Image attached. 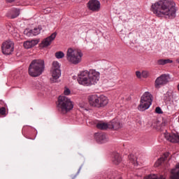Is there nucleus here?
<instances>
[{
    "mask_svg": "<svg viewBox=\"0 0 179 179\" xmlns=\"http://www.w3.org/2000/svg\"><path fill=\"white\" fill-rule=\"evenodd\" d=\"M152 11L158 17H166V19L176 18L177 8L176 3L172 0H160L152 5Z\"/></svg>",
    "mask_w": 179,
    "mask_h": 179,
    "instance_id": "obj_1",
    "label": "nucleus"
},
{
    "mask_svg": "<svg viewBox=\"0 0 179 179\" xmlns=\"http://www.w3.org/2000/svg\"><path fill=\"white\" fill-rule=\"evenodd\" d=\"M77 80L83 86H92L100 80V73L94 69L85 70L80 72Z\"/></svg>",
    "mask_w": 179,
    "mask_h": 179,
    "instance_id": "obj_2",
    "label": "nucleus"
},
{
    "mask_svg": "<svg viewBox=\"0 0 179 179\" xmlns=\"http://www.w3.org/2000/svg\"><path fill=\"white\" fill-rule=\"evenodd\" d=\"M44 60L34 59L29 66L28 73L33 78H37L44 72Z\"/></svg>",
    "mask_w": 179,
    "mask_h": 179,
    "instance_id": "obj_3",
    "label": "nucleus"
},
{
    "mask_svg": "<svg viewBox=\"0 0 179 179\" xmlns=\"http://www.w3.org/2000/svg\"><path fill=\"white\" fill-rule=\"evenodd\" d=\"M57 107L59 113H61V114H66V113L73 108V103L71 102V99L68 97L60 96L58 98Z\"/></svg>",
    "mask_w": 179,
    "mask_h": 179,
    "instance_id": "obj_4",
    "label": "nucleus"
},
{
    "mask_svg": "<svg viewBox=\"0 0 179 179\" xmlns=\"http://www.w3.org/2000/svg\"><path fill=\"white\" fill-rule=\"evenodd\" d=\"M66 59L71 64H73V65H78L82 61V57H83V54L80 50H78L76 49L69 48L66 51Z\"/></svg>",
    "mask_w": 179,
    "mask_h": 179,
    "instance_id": "obj_5",
    "label": "nucleus"
},
{
    "mask_svg": "<svg viewBox=\"0 0 179 179\" xmlns=\"http://www.w3.org/2000/svg\"><path fill=\"white\" fill-rule=\"evenodd\" d=\"M88 101L91 107H96V108L104 107L106 104H108V99H107V96L103 95L100 96H97V95L90 96Z\"/></svg>",
    "mask_w": 179,
    "mask_h": 179,
    "instance_id": "obj_6",
    "label": "nucleus"
},
{
    "mask_svg": "<svg viewBox=\"0 0 179 179\" xmlns=\"http://www.w3.org/2000/svg\"><path fill=\"white\" fill-rule=\"evenodd\" d=\"M152 96L150 92H145L141 98V101L138 106V110H139V111H145V110H148L149 107L152 106Z\"/></svg>",
    "mask_w": 179,
    "mask_h": 179,
    "instance_id": "obj_7",
    "label": "nucleus"
},
{
    "mask_svg": "<svg viewBox=\"0 0 179 179\" xmlns=\"http://www.w3.org/2000/svg\"><path fill=\"white\" fill-rule=\"evenodd\" d=\"M171 80L170 74H162L159 77H157L155 81V89H160L163 86H166L169 82Z\"/></svg>",
    "mask_w": 179,
    "mask_h": 179,
    "instance_id": "obj_8",
    "label": "nucleus"
},
{
    "mask_svg": "<svg viewBox=\"0 0 179 179\" xmlns=\"http://www.w3.org/2000/svg\"><path fill=\"white\" fill-rule=\"evenodd\" d=\"M15 45L12 41H7L2 43L1 51L4 55H10L13 52Z\"/></svg>",
    "mask_w": 179,
    "mask_h": 179,
    "instance_id": "obj_9",
    "label": "nucleus"
},
{
    "mask_svg": "<svg viewBox=\"0 0 179 179\" xmlns=\"http://www.w3.org/2000/svg\"><path fill=\"white\" fill-rule=\"evenodd\" d=\"M52 76L50 79L52 82H57V80L61 76V69H59V63L53 62L52 67Z\"/></svg>",
    "mask_w": 179,
    "mask_h": 179,
    "instance_id": "obj_10",
    "label": "nucleus"
},
{
    "mask_svg": "<svg viewBox=\"0 0 179 179\" xmlns=\"http://www.w3.org/2000/svg\"><path fill=\"white\" fill-rule=\"evenodd\" d=\"M87 6L92 12H99L100 10V1L97 0H91L88 2Z\"/></svg>",
    "mask_w": 179,
    "mask_h": 179,
    "instance_id": "obj_11",
    "label": "nucleus"
},
{
    "mask_svg": "<svg viewBox=\"0 0 179 179\" xmlns=\"http://www.w3.org/2000/svg\"><path fill=\"white\" fill-rule=\"evenodd\" d=\"M94 137L98 143H106L108 142V138L104 133H95Z\"/></svg>",
    "mask_w": 179,
    "mask_h": 179,
    "instance_id": "obj_12",
    "label": "nucleus"
},
{
    "mask_svg": "<svg viewBox=\"0 0 179 179\" xmlns=\"http://www.w3.org/2000/svg\"><path fill=\"white\" fill-rule=\"evenodd\" d=\"M55 37H57V32H54L49 37L45 38L41 43L42 47H48L55 40Z\"/></svg>",
    "mask_w": 179,
    "mask_h": 179,
    "instance_id": "obj_13",
    "label": "nucleus"
},
{
    "mask_svg": "<svg viewBox=\"0 0 179 179\" xmlns=\"http://www.w3.org/2000/svg\"><path fill=\"white\" fill-rule=\"evenodd\" d=\"M164 136L167 141L172 142V143H179V135L174 134L166 133Z\"/></svg>",
    "mask_w": 179,
    "mask_h": 179,
    "instance_id": "obj_14",
    "label": "nucleus"
},
{
    "mask_svg": "<svg viewBox=\"0 0 179 179\" xmlns=\"http://www.w3.org/2000/svg\"><path fill=\"white\" fill-rule=\"evenodd\" d=\"M20 15V10L19 8H12L7 13L6 16L10 19H15V17H17Z\"/></svg>",
    "mask_w": 179,
    "mask_h": 179,
    "instance_id": "obj_15",
    "label": "nucleus"
},
{
    "mask_svg": "<svg viewBox=\"0 0 179 179\" xmlns=\"http://www.w3.org/2000/svg\"><path fill=\"white\" fill-rule=\"evenodd\" d=\"M38 44V41L37 40H31V41H27L24 42V47L29 50V48H31L34 47V45H37Z\"/></svg>",
    "mask_w": 179,
    "mask_h": 179,
    "instance_id": "obj_16",
    "label": "nucleus"
},
{
    "mask_svg": "<svg viewBox=\"0 0 179 179\" xmlns=\"http://www.w3.org/2000/svg\"><path fill=\"white\" fill-rule=\"evenodd\" d=\"M167 157H169V153H165L161 158H159L157 162H155V166L159 167V166H162L166 160H167Z\"/></svg>",
    "mask_w": 179,
    "mask_h": 179,
    "instance_id": "obj_17",
    "label": "nucleus"
},
{
    "mask_svg": "<svg viewBox=\"0 0 179 179\" xmlns=\"http://www.w3.org/2000/svg\"><path fill=\"white\" fill-rule=\"evenodd\" d=\"M120 127L121 123L115 122V120L109 122V129H115V131H117V129H120Z\"/></svg>",
    "mask_w": 179,
    "mask_h": 179,
    "instance_id": "obj_18",
    "label": "nucleus"
},
{
    "mask_svg": "<svg viewBox=\"0 0 179 179\" xmlns=\"http://www.w3.org/2000/svg\"><path fill=\"white\" fill-rule=\"evenodd\" d=\"M96 128L98 129H110V122L109 123H106L104 122H99L96 124Z\"/></svg>",
    "mask_w": 179,
    "mask_h": 179,
    "instance_id": "obj_19",
    "label": "nucleus"
},
{
    "mask_svg": "<svg viewBox=\"0 0 179 179\" xmlns=\"http://www.w3.org/2000/svg\"><path fill=\"white\" fill-rule=\"evenodd\" d=\"M113 163L116 165L121 163V156L118 153L113 154Z\"/></svg>",
    "mask_w": 179,
    "mask_h": 179,
    "instance_id": "obj_20",
    "label": "nucleus"
},
{
    "mask_svg": "<svg viewBox=\"0 0 179 179\" xmlns=\"http://www.w3.org/2000/svg\"><path fill=\"white\" fill-rule=\"evenodd\" d=\"M171 179H179V164L176 166V170L172 171Z\"/></svg>",
    "mask_w": 179,
    "mask_h": 179,
    "instance_id": "obj_21",
    "label": "nucleus"
},
{
    "mask_svg": "<svg viewBox=\"0 0 179 179\" xmlns=\"http://www.w3.org/2000/svg\"><path fill=\"white\" fill-rule=\"evenodd\" d=\"M41 30H42V28L40 26L34 28V29H31V36H38V34H40V32L41 31Z\"/></svg>",
    "mask_w": 179,
    "mask_h": 179,
    "instance_id": "obj_22",
    "label": "nucleus"
},
{
    "mask_svg": "<svg viewBox=\"0 0 179 179\" xmlns=\"http://www.w3.org/2000/svg\"><path fill=\"white\" fill-rule=\"evenodd\" d=\"M166 64H173V60L170 59H161L157 61L158 65H166Z\"/></svg>",
    "mask_w": 179,
    "mask_h": 179,
    "instance_id": "obj_23",
    "label": "nucleus"
},
{
    "mask_svg": "<svg viewBox=\"0 0 179 179\" xmlns=\"http://www.w3.org/2000/svg\"><path fill=\"white\" fill-rule=\"evenodd\" d=\"M129 160L131 164H134V166H136L138 164V162H136L137 158L134 155H129Z\"/></svg>",
    "mask_w": 179,
    "mask_h": 179,
    "instance_id": "obj_24",
    "label": "nucleus"
},
{
    "mask_svg": "<svg viewBox=\"0 0 179 179\" xmlns=\"http://www.w3.org/2000/svg\"><path fill=\"white\" fill-rule=\"evenodd\" d=\"M145 179H166L163 176H161L159 178H157L156 175H150L146 176Z\"/></svg>",
    "mask_w": 179,
    "mask_h": 179,
    "instance_id": "obj_25",
    "label": "nucleus"
},
{
    "mask_svg": "<svg viewBox=\"0 0 179 179\" xmlns=\"http://www.w3.org/2000/svg\"><path fill=\"white\" fill-rule=\"evenodd\" d=\"M55 57L58 59H61L62 58H64V57H65V54L64 53V52L59 51L55 53Z\"/></svg>",
    "mask_w": 179,
    "mask_h": 179,
    "instance_id": "obj_26",
    "label": "nucleus"
},
{
    "mask_svg": "<svg viewBox=\"0 0 179 179\" xmlns=\"http://www.w3.org/2000/svg\"><path fill=\"white\" fill-rule=\"evenodd\" d=\"M24 34L27 36V37H32L31 36V29H25L24 31Z\"/></svg>",
    "mask_w": 179,
    "mask_h": 179,
    "instance_id": "obj_27",
    "label": "nucleus"
},
{
    "mask_svg": "<svg viewBox=\"0 0 179 179\" xmlns=\"http://www.w3.org/2000/svg\"><path fill=\"white\" fill-rule=\"evenodd\" d=\"M0 114L1 115H6V108L5 107H1L0 108Z\"/></svg>",
    "mask_w": 179,
    "mask_h": 179,
    "instance_id": "obj_28",
    "label": "nucleus"
},
{
    "mask_svg": "<svg viewBox=\"0 0 179 179\" xmlns=\"http://www.w3.org/2000/svg\"><path fill=\"white\" fill-rule=\"evenodd\" d=\"M141 76H142V78H148L149 77L148 71H143L141 73Z\"/></svg>",
    "mask_w": 179,
    "mask_h": 179,
    "instance_id": "obj_29",
    "label": "nucleus"
},
{
    "mask_svg": "<svg viewBox=\"0 0 179 179\" xmlns=\"http://www.w3.org/2000/svg\"><path fill=\"white\" fill-rule=\"evenodd\" d=\"M64 94L65 96H69L71 94V90L69 89L64 90Z\"/></svg>",
    "mask_w": 179,
    "mask_h": 179,
    "instance_id": "obj_30",
    "label": "nucleus"
},
{
    "mask_svg": "<svg viewBox=\"0 0 179 179\" xmlns=\"http://www.w3.org/2000/svg\"><path fill=\"white\" fill-rule=\"evenodd\" d=\"M155 112L157 113V114H162V113H163V111H162V108H160V107H157L155 108Z\"/></svg>",
    "mask_w": 179,
    "mask_h": 179,
    "instance_id": "obj_31",
    "label": "nucleus"
},
{
    "mask_svg": "<svg viewBox=\"0 0 179 179\" xmlns=\"http://www.w3.org/2000/svg\"><path fill=\"white\" fill-rule=\"evenodd\" d=\"M136 76L138 79H141L142 78V73L141 71H136Z\"/></svg>",
    "mask_w": 179,
    "mask_h": 179,
    "instance_id": "obj_32",
    "label": "nucleus"
},
{
    "mask_svg": "<svg viewBox=\"0 0 179 179\" xmlns=\"http://www.w3.org/2000/svg\"><path fill=\"white\" fill-rule=\"evenodd\" d=\"M6 2H8L9 3L14 2L15 0H6Z\"/></svg>",
    "mask_w": 179,
    "mask_h": 179,
    "instance_id": "obj_33",
    "label": "nucleus"
},
{
    "mask_svg": "<svg viewBox=\"0 0 179 179\" xmlns=\"http://www.w3.org/2000/svg\"><path fill=\"white\" fill-rule=\"evenodd\" d=\"M138 122L140 124H142V122H141V121H138Z\"/></svg>",
    "mask_w": 179,
    "mask_h": 179,
    "instance_id": "obj_34",
    "label": "nucleus"
}]
</instances>
